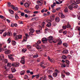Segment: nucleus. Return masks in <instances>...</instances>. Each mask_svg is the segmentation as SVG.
<instances>
[{"instance_id":"9d476101","label":"nucleus","mask_w":80,"mask_h":80,"mask_svg":"<svg viewBox=\"0 0 80 80\" xmlns=\"http://www.w3.org/2000/svg\"><path fill=\"white\" fill-rule=\"evenodd\" d=\"M55 16L54 14H52L51 15V17H50L51 19L52 20H55Z\"/></svg>"},{"instance_id":"4d7b16f0","label":"nucleus","mask_w":80,"mask_h":80,"mask_svg":"<svg viewBox=\"0 0 80 80\" xmlns=\"http://www.w3.org/2000/svg\"><path fill=\"white\" fill-rule=\"evenodd\" d=\"M7 35V33L6 32H5L3 33V37H6Z\"/></svg>"},{"instance_id":"603ef678","label":"nucleus","mask_w":80,"mask_h":80,"mask_svg":"<svg viewBox=\"0 0 80 80\" xmlns=\"http://www.w3.org/2000/svg\"><path fill=\"white\" fill-rule=\"evenodd\" d=\"M23 40L24 42H26L27 41V38H26L25 37H24Z\"/></svg>"},{"instance_id":"39448f33","label":"nucleus","mask_w":80,"mask_h":80,"mask_svg":"<svg viewBox=\"0 0 80 80\" xmlns=\"http://www.w3.org/2000/svg\"><path fill=\"white\" fill-rule=\"evenodd\" d=\"M53 39V37L52 36H50L48 38V40L50 43H52V40Z\"/></svg>"},{"instance_id":"c03bdc74","label":"nucleus","mask_w":80,"mask_h":80,"mask_svg":"<svg viewBox=\"0 0 80 80\" xmlns=\"http://www.w3.org/2000/svg\"><path fill=\"white\" fill-rule=\"evenodd\" d=\"M69 61H68V60L66 59L65 60V62L66 63L68 64V65L69 64Z\"/></svg>"},{"instance_id":"393cba45","label":"nucleus","mask_w":80,"mask_h":80,"mask_svg":"<svg viewBox=\"0 0 80 80\" xmlns=\"http://www.w3.org/2000/svg\"><path fill=\"white\" fill-rule=\"evenodd\" d=\"M8 57L9 59H11L12 58H13V55L12 54H9L8 55Z\"/></svg>"},{"instance_id":"c756f323","label":"nucleus","mask_w":80,"mask_h":80,"mask_svg":"<svg viewBox=\"0 0 80 80\" xmlns=\"http://www.w3.org/2000/svg\"><path fill=\"white\" fill-rule=\"evenodd\" d=\"M3 58H4V55L3 54H2L1 56H0V60H2Z\"/></svg>"},{"instance_id":"de8ad7c7","label":"nucleus","mask_w":80,"mask_h":80,"mask_svg":"<svg viewBox=\"0 0 80 80\" xmlns=\"http://www.w3.org/2000/svg\"><path fill=\"white\" fill-rule=\"evenodd\" d=\"M38 57V56L37 54H36L35 55H34L33 56V58H37Z\"/></svg>"},{"instance_id":"f03ea898","label":"nucleus","mask_w":80,"mask_h":80,"mask_svg":"<svg viewBox=\"0 0 80 80\" xmlns=\"http://www.w3.org/2000/svg\"><path fill=\"white\" fill-rule=\"evenodd\" d=\"M27 48L29 51H30L31 52H34V51H35V50L33 48V47H32V46L29 45H27Z\"/></svg>"},{"instance_id":"5fc2aeb1","label":"nucleus","mask_w":80,"mask_h":80,"mask_svg":"<svg viewBox=\"0 0 80 80\" xmlns=\"http://www.w3.org/2000/svg\"><path fill=\"white\" fill-rule=\"evenodd\" d=\"M67 28V25L62 26V28H63V29H64V30H65V29Z\"/></svg>"},{"instance_id":"a19ab883","label":"nucleus","mask_w":80,"mask_h":80,"mask_svg":"<svg viewBox=\"0 0 80 80\" xmlns=\"http://www.w3.org/2000/svg\"><path fill=\"white\" fill-rule=\"evenodd\" d=\"M40 11H34L33 12V13L34 14H37V13H40Z\"/></svg>"},{"instance_id":"f257e3e1","label":"nucleus","mask_w":80,"mask_h":80,"mask_svg":"<svg viewBox=\"0 0 80 80\" xmlns=\"http://www.w3.org/2000/svg\"><path fill=\"white\" fill-rule=\"evenodd\" d=\"M40 41H38L37 42V43H35L34 44L33 46L34 47H35L37 49L39 50V49H40V46H39V45H40Z\"/></svg>"},{"instance_id":"2eb2a0df","label":"nucleus","mask_w":80,"mask_h":80,"mask_svg":"<svg viewBox=\"0 0 80 80\" xmlns=\"http://www.w3.org/2000/svg\"><path fill=\"white\" fill-rule=\"evenodd\" d=\"M8 78H10V79H11L13 78V76L12 75V74H10L8 76Z\"/></svg>"},{"instance_id":"7ed1b4c3","label":"nucleus","mask_w":80,"mask_h":80,"mask_svg":"<svg viewBox=\"0 0 80 80\" xmlns=\"http://www.w3.org/2000/svg\"><path fill=\"white\" fill-rule=\"evenodd\" d=\"M21 60L20 61V62L22 64L24 65L25 63V57L23 56L21 58Z\"/></svg>"},{"instance_id":"6e6552de","label":"nucleus","mask_w":80,"mask_h":80,"mask_svg":"<svg viewBox=\"0 0 80 80\" xmlns=\"http://www.w3.org/2000/svg\"><path fill=\"white\" fill-rule=\"evenodd\" d=\"M48 39L46 38H42V42L43 43H47Z\"/></svg>"},{"instance_id":"aec40b11","label":"nucleus","mask_w":80,"mask_h":80,"mask_svg":"<svg viewBox=\"0 0 80 80\" xmlns=\"http://www.w3.org/2000/svg\"><path fill=\"white\" fill-rule=\"evenodd\" d=\"M67 57L65 55H63L62 57V59L63 60H66V59L67 58Z\"/></svg>"},{"instance_id":"6ab92c4d","label":"nucleus","mask_w":80,"mask_h":80,"mask_svg":"<svg viewBox=\"0 0 80 80\" xmlns=\"http://www.w3.org/2000/svg\"><path fill=\"white\" fill-rule=\"evenodd\" d=\"M11 71L12 72H16V69L14 68H11Z\"/></svg>"},{"instance_id":"1a4fd4ad","label":"nucleus","mask_w":80,"mask_h":80,"mask_svg":"<svg viewBox=\"0 0 80 80\" xmlns=\"http://www.w3.org/2000/svg\"><path fill=\"white\" fill-rule=\"evenodd\" d=\"M71 6H72L73 8H78V5H76L74 3H72L71 4Z\"/></svg>"},{"instance_id":"864d4df0","label":"nucleus","mask_w":80,"mask_h":80,"mask_svg":"<svg viewBox=\"0 0 80 80\" xmlns=\"http://www.w3.org/2000/svg\"><path fill=\"white\" fill-rule=\"evenodd\" d=\"M15 18L16 20H18V18H19V17H18V15H15Z\"/></svg>"},{"instance_id":"72a5a7b5","label":"nucleus","mask_w":80,"mask_h":80,"mask_svg":"<svg viewBox=\"0 0 80 80\" xmlns=\"http://www.w3.org/2000/svg\"><path fill=\"white\" fill-rule=\"evenodd\" d=\"M48 78L50 79V80H53V77L51 75L48 76Z\"/></svg>"},{"instance_id":"ddd939ff","label":"nucleus","mask_w":80,"mask_h":80,"mask_svg":"<svg viewBox=\"0 0 80 80\" xmlns=\"http://www.w3.org/2000/svg\"><path fill=\"white\" fill-rule=\"evenodd\" d=\"M74 2L77 4H80V0H74Z\"/></svg>"},{"instance_id":"8fccbe9b","label":"nucleus","mask_w":80,"mask_h":80,"mask_svg":"<svg viewBox=\"0 0 80 80\" xmlns=\"http://www.w3.org/2000/svg\"><path fill=\"white\" fill-rule=\"evenodd\" d=\"M65 16L64 15H63V14L62 13H61V18H65Z\"/></svg>"},{"instance_id":"bb28decb","label":"nucleus","mask_w":80,"mask_h":80,"mask_svg":"<svg viewBox=\"0 0 80 80\" xmlns=\"http://www.w3.org/2000/svg\"><path fill=\"white\" fill-rule=\"evenodd\" d=\"M2 45L0 44V52H1L3 50V48L2 47Z\"/></svg>"},{"instance_id":"c9c22d12","label":"nucleus","mask_w":80,"mask_h":80,"mask_svg":"<svg viewBox=\"0 0 80 80\" xmlns=\"http://www.w3.org/2000/svg\"><path fill=\"white\" fill-rule=\"evenodd\" d=\"M36 33L37 34H40V29H39V30H36Z\"/></svg>"},{"instance_id":"0eeeda50","label":"nucleus","mask_w":80,"mask_h":80,"mask_svg":"<svg viewBox=\"0 0 80 80\" xmlns=\"http://www.w3.org/2000/svg\"><path fill=\"white\" fill-rule=\"evenodd\" d=\"M5 53L6 55H8L11 53V51L9 49H7V48L5 49Z\"/></svg>"},{"instance_id":"3c124183","label":"nucleus","mask_w":80,"mask_h":80,"mask_svg":"<svg viewBox=\"0 0 80 80\" xmlns=\"http://www.w3.org/2000/svg\"><path fill=\"white\" fill-rule=\"evenodd\" d=\"M25 35L26 38H29V36L28 35V34L27 33H26L25 34Z\"/></svg>"},{"instance_id":"13d9d810","label":"nucleus","mask_w":80,"mask_h":80,"mask_svg":"<svg viewBox=\"0 0 80 80\" xmlns=\"http://www.w3.org/2000/svg\"><path fill=\"white\" fill-rule=\"evenodd\" d=\"M78 19L80 20V14H79L77 15Z\"/></svg>"},{"instance_id":"4be33fe9","label":"nucleus","mask_w":80,"mask_h":80,"mask_svg":"<svg viewBox=\"0 0 80 80\" xmlns=\"http://www.w3.org/2000/svg\"><path fill=\"white\" fill-rule=\"evenodd\" d=\"M58 75V74H57V72H54L52 74L53 76L54 77H57Z\"/></svg>"},{"instance_id":"cd10ccee","label":"nucleus","mask_w":80,"mask_h":80,"mask_svg":"<svg viewBox=\"0 0 80 80\" xmlns=\"http://www.w3.org/2000/svg\"><path fill=\"white\" fill-rule=\"evenodd\" d=\"M12 43L13 45H16V43H17L16 42L14 41H12Z\"/></svg>"},{"instance_id":"79ce46f5","label":"nucleus","mask_w":80,"mask_h":80,"mask_svg":"<svg viewBox=\"0 0 80 80\" xmlns=\"http://www.w3.org/2000/svg\"><path fill=\"white\" fill-rule=\"evenodd\" d=\"M64 72V73H66V75H70V73L69 72H65V71H63Z\"/></svg>"},{"instance_id":"7c9ffc66","label":"nucleus","mask_w":80,"mask_h":80,"mask_svg":"<svg viewBox=\"0 0 80 80\" xmlns=\"http://www.w3.org/2000/svg\"><path fill=\"white\" fill-rule=\"evenodd\" d=\"M45 25V22H43L41 24L42 27L41 29L42 28H44Z\"/></svg>"},{"instance_id":"423d86ee","label":"nucleus","mask_w":80,"mask_h":80,"mask_svg":"<svg viewBox=\"0 0 80 80\" xmlns=\"http://www.w3.org/2000/svg\"><path fill=\"white\" fill-rule=\"evenodd\" d=\"M22 35H17L16 36L15 40H17L18 39H22Z\"/></svg>"},{"instance_id":"a878e982","label":"nucleus","mask_w":80,"mask_h":80,"mask_svg":"<svg viewBox=\"0 0 80 80\" xmlns=\"http://www.w3.org/2000/svg\"><path fill=\"white\" fill-rule=\"evenodd\" d=\"M25 72L24 70L20 72V75H24V74H25Z\"/></svg>"},{"instance_id":"4468645a","label":"nucleus","mask_w":80,"mask_h":80,"mask_svg":"<svg viewBox=\"0 0 80 80\" xmlns=\"http://www.w3.org/2000/svg\"><path fill=\"white\" fill-rule=\"evenodd\" d=\"M62 53H64V54H67L68 53V51L67 50H64L62 52Z\"/></svg>"},{"instance_id":"052dcab7","label":"nucleus","mask_w":80,"mask_h":80,"mask_svg":"<svg viewBox=\"0 0 80 80\" xmlns=\"http://www.w3.org/2000/svg\"><path fill=\"white\" fill-rule=\"evenodd\" d=\"M13 10H18V8L17 7H14V8Z\"/></svg>"},{"instance_id":"412c9836","label":"nucleus","mask_w":80,"mask_h":80,"mask_svg":"<svg viewBox=\"0 0 80 80\" xmlns=\"http://www.w3.org/2000/svg\"><path fill=\"white\" fill-rule=\"evenodd\" d=\"M24 12H25V13H30V11L28 10V9L24 10Z\"/></svg>"},{"instance_id":"680f3d73","label":"nucleus","mask_w":80,"mask_h":80,"mask_svg":"<svg viewBox=\"0 0 80 80\" xmlns=\"http://www.w3.org/2000/svg\"><path fill=\"white\" fill-rule=\"evenodd\" d=\"M67 31H64L63 32V33L64 35H66V34H67Z\"/></svg>"},{"instance_id":"0e129e2a","label":"nucleus","mask_w":80,"mask_h":80,"mask_svg":"<svg viewBox=\"0 0 80 80\" xmlns=\"http://www.w3.org/2000/svg\"><path fill=\"white\" fill-rule=\"evenodd\" d=\"M29 34L30 37H32V36L33 35V33L32 32V33L31 32H29Z\"/></svg>"},{"instance_id":"69168bd1","label":"nucleus","mask_w":80,"mask_h":80,"mask_svg":"<svg viewBox=\"0 0 80 80\" xmlns=\"http://www.w3.org/2000/svg\"><path fill=\"white\" fill-rule=\"evenodd\" d=\"M11 4V3L10 2H8V7H11V5H10V4Z\"/></svg>"},{"instance_id":"e433bc0d","label":"nucleus","mask_w":80,"mask_h":80,"mask_svg":"<svg viewBox=\"0 0 80 80\" xmlns=\"http://www.w3.org/2000/svg\"><path fill=\"white\" fill-rule=\"evenodd\" d=\"M11 39L10 38H9L7 40V42L8 43H10L11 42Z\"/></svg>"},{"instance_id":"f8f14e48","label":"nucleus","mask_w":80,"mask_h":80,"mask_svg":"<svg viewBox=\"0 0 80 80\" xmlns=\"http://www.w3.org/2000/svg\"><path fill=\"white\" fill-rule=\"evenodd\" d=\"M55 20L56 22L58 23L60 22V18L58 17H56L55 18Z\"/></svg>"},{"instance_id":"774afa93","label":"nucleus","mask_w":80,"mask_h":80,"mask_svg":"<svg viewBox=\"0 0 80 80\" xmlns=\"http://www.w3.org/2000/svg\"><path fill=\"white\" fill-rule=\"evenodd\" d=\"M24 78H25V79H27L28 78V76L27 75H25L24 76Z\"/></svg>"},{"instance_id":"338daca9","label":"nucleus","mask_w":80,"mask_h":80,"mask_svg":"<svg viewBox=\"0 0 80 80\" xmlns=\"http://www.w3.org/2000/svg\"><path fill=\"white\" fill-rule=\"evenodd\" d=\"M37 4L38 5H40V1H38L37 2Z\"/></svg>"},{"instance_id":"37998d69","label":"nucleus","mask_w":80,"mask_h":80,"mask_svg":"<svg viewBox=\"0 0 80 80\" xmlns=\"http://www.w3.org/2000/svg\"><path fill=\"white\" fill-rule=\"evenodd\" d=\"M4 32V30L2 29L0 30V34H2V33Z\"/></svg>"},{"instance_id":"bf43d9fd","label":"nucleus","mask_w":80,"mask_h":80,"mask_svg":"<svg viewBox=\"0 0 80 80\" xmlns=\"http://www.w3.org/2000/svg\"><path fill=\"white\" fill-rule=\"evenodd\" d=\"M4 63H7L8 62V60L7 59H4Z\"/></svg>"},{"instance_id":"20e7f679","label":"nucleus","mask_w":80,"mask_h":80,"mask_svg":"<svg viewBox=\"0 0 80 80\" xmlns=\"http://www.w3.org/2000/svg\"><path fill=\"white\" fill-rule=\"evenodd\" d=\"M12 66L14 67H18L20 66V63L18 62H13L12 64Z\"/></svg>"},{"instance_id":"a18cd8bd","label":"nucleus","mask_w":80,"mask_h":80,"mask_svg":"<svg viewBox=\"0 0 80 80\" xmlns=\"http://www.w3.org/2000/svg\"><path fill=\"white\" fill-rule=\"evenodd\" d=\"M48 73H50V74H51V73H53V71H52V70H49L48 71Z\"/></svg>"},{"instance_id":"6e6d98bb","label":"nucleus","mask_w":80,"mask_h":80,"mask_svg":"<svg viewBox=\"0 0 80 80\" xmlns=\"http://www.w3.org/2000/svg\"><path fill=\"white\" fill-rule=\"evenodd\" d=\"M63 29H61L59 31L58 33H62V32H63Z\"/></svg>"},{"instance_id":"dca6fc26","label":"nucleus","mask_w":80,"mask_h":80,"mask_svg":"<svg viewBox=\"0 0 80 80\" xmlns=\"http://www.w3.org/2000/svg\"><path fill=\"white\" fill-rule=\"evenodd\" d=\"M27 51V48H24L22 49V53H25V52Z\"/></svg>"},{"instance_id":"473e14b6","label":"nucleus","mask_w":80,"mask_h":80,"mask_svg":"<svg viewBox=\"0 0 80 80\" xmlns=\"http://www.w3.org/2000/svg\"><path fill=\"white\" fill-rule=\"evenodd\" d=\"M24 6L26 8L28 7H29V5L28 4V3H26L24 4Z\"/></svg>"},{"instance_id":"9b49d317","label":"nucleus","mask_w":80,"mask_h":80,"mask_svg":"<svg viewBox=\"0 0 80 80\" xmlns=\"http://www.w3.org/2000/svg\"><path fill=\"white\" fill-rule=\"evenodd\" d=\"M44 61H42V62H41L40 63L41 67H42L43 68H45V67L43 65H42L44 63Z\"/></svg>"},{"instance_id":"2f4dec72","label":"nucleus","mask_w":80,"mask_h":80,"mask_svg":"<svg viewBox=\"0 0 80 80\" xmlns=\"http://www.w3.org/2000/svg\"><path fill=\"white\" fill-rule=\"evenodd\" d=\"M7 66L8 67H11L12 66V64L11 63L9 62L8 63Z\"/></svg>"},{"instance_id":"f704fd0d","label":"nucleus","mask_w":80,"mask_h":80,"mask_svg":"<svg viewBox=\"0 0 80 80\" xmlns=\"http://www.w3.org/2000/svg\"><path fill=\"white\" fill-rule=\"evenodd\" d=\"M64 12L65 13H67L68 12V8H66L65 9H64Z\"/></svg>"},{"instance_id":"f3484780","label":"nucleus","mask_w":80,"mask_h":80,"mask_svg":"<svg viewBox=\"0 0 80 80\" xmlns=\"http://www.w3.org/2000/svg\"><path fill=\"white\" fill-rule=\"evenodd\" d=\"M68 8H69V9H70V10H73V8H74L71 5H70L68 7Z\"/></svg>"},{"instance_id":"e2e57ef3","label":"nucleus","mask_w":80,"mask_h":80,"mask_svg":"<svg viewBox=\"0 0 80 80\" xmlns=\"http://www.w3.org/2000/svg\"><path fill=\"white\" fill-rule=\"evenodd\" d=\"M61 67H64V68H65V67H66V65H64V64H62V65L61 66Z\"/></svg>"},{"instance_id":"c85d7f7f","label":"nucleus","mask_w":80,"mask_h":80,"mask_svg":"<svg viewBox=\"0 0 80 80\" xmlns=\"http://www.w3.org/2000/svg\"><path fill=\"white\" fill-rule=\"evenodd\" d=\"M29 30L30 31V32H31V33H33V32H34V29H33L32 28H31L29 29Z\"/></svg>"},{"instance_id":"b1692460","label":"nucleus","mask_w":80,"mask_h":80,"mask_svg":"<svg viewBox=\"0 0 80 80\" xmlns=\"http://www.w3.org/2000/svg\"><path fill=\"white\" fill-rule=\"evenodd\" d=\"M7 35L8 36H12V33L10 32H8L7 33Z\"/></svg>"},{"instance_id":"58836bf2","label":"nucleus","mask_w":80,"mask_h":80,"mask_svg":"<svg viewBox=\"0 0 80 80\" xmlns=\"http://www.w3.org/2000/svg\"><path fill=\"white\" fill-rule=\"evenodd\" d=\"M67 27L68 28H71V26H70V24H68L67 26Z\"/></svg>"},{"instance_id":"5701e85b","label":"nucleus","mask_w":80,"mask_h":80,"mask_svg":"<svg viewBox=\"0 0 80 80\" xmlns=\"http://www.w3.org/2000/svg\"><path fill=\"white\" fill-rule=\"evenodd\" d=\"M52 25V24L50 22H48L46 25L47 27H51Z\"/></svg>"},{"instance_id":"4c0bfd02","label":"nucleus","mask_w":80,"mask_h":80,"mask_svg":"<svg viewBox=\"0 0 80 80\" xmlns=\"http://www.w3.org/2000/svg\"><path fill=\"white\" fill-rule=\"evenodd\" d=\"M9 11L11 14H13V13H14V12H13V10L10 9L9 10Z\"/></svg>"},{"instance_id":"ea45409f","label":"nucleus","mask_w":80,"mask_h":80,"mask_svg":"<svg viewBox=\"0 0 80 80\" xmlns=\"http://www.w3.org/2000/svg\"><path fill=\"white\" fill-rule=\"evenodd\" d=\"M62 40H60L59 41V42L58 43V45H61L62 44Z\"/></svg>"},{"instance_id":"09e8293b","label":"nucleus","mask_w":80,"mask_h":80,"mask_svg":"<svg viewBox=\"0 0 80 80\" xmlns=\"http://www.w3.org/2000/svg\"><path fill=\"white\" fill-rule=\"evenodd\" d=\"M63 45H64V46L65 47H67V44L66 43H63Z\"/></svg>"},{"instance_id":"a211bd4d","label":"nucleus","mask_w":80,"mask_h":80,"mask_svg":"<svg viewBox=\"0 0 80 80\" xmlns=\"http://www.w3.org/2000/svg\"><path fill=\"white\" fill-rule=\"evenodd\" d=\"M47 79L46 76H44V77H42L40 78V80H45Z\"/></svg>"},{"instance_id":"49530a36","label":"nucleus","mask_w":80,"mask_h":80,"mask_svg":"<svg viewBox=\"0 0 80 80\" xmlns=\"http://www.w3.org/2000/svg\"><path fill=\"white\" fill-rule=\"evenodd\" d=\"M35 8L36 10H38V8H39V6L38 5H36Z\"/></svg>"}]
</instances>
